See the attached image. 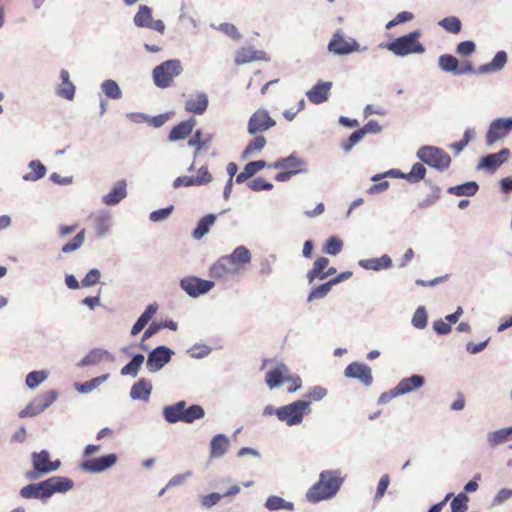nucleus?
<instances>
[{"label": "nucleus", "instance_id": "nucleus-24", "mask_svg": "<svg viewBox=\"0 0 512 512\" xmlns=\"http://www.w3.org/2000/svg\"><path fill=\"white\" fill-rule=\"evenodd\" d=\"M265 53L262 51H256L252 46L240 47L234 56V61L237 65L250 63L257 60H262Z\"/></svg>", "mask_w": 512, "mask_h": 512}, {"label": "nucleus", "instance_id": "nucleus-17", "mask_svg": "<svg viewBox=\"0 0 512 512\" xmlns=\"http://www.w3.org/2000/svg\"><path fill=\"white\" fill-rule=\"evenodd\" d=\"M44 482L49 498L55 493H66L74 487L73 480L64 476H52L44 480Z\"/></svg>", "mask_w": 512, "mask_h": 512}, {"label": "nucleus", "instance_id": "nucleus-63", "mask_svg": "<svg viewBox=\"0 0 512 512\" xmlns=\"http://www.w3.org/2000/svg\"><path fill=\"white\" fill-rule=\"evenodd\" d=\"M364 131L361 129L354 131L348 140L343 143L342 148L345 151H349L355 144H357L360 140L364 138Z\"/></svg>", "mask_w": 512, "mask_h": 512}, {"label": "nucleus", "instance_id": "nucleus-19", "mask_svg": "<svg viewBox=\"0 0 512 512\" xmlns=\"http://www.w3.org/2000/svg\"><path fill=\"white\" fill-rule=\"evenodd\" d=\"M19 495L24 499H39L43 503L49 499L44 480L22 487L19 491Z\"/></svg>", "mask_w": 512, "mask_h": 512}, {"label": "nucleus", "instance_id": "nucleus-22", "mask_svg": "<svg viewBox=\"0 0 512 512\" xmlns=\"http://www.w3.org/2000/svg\"><path fill=\"white\" fill-rule=\"evenodd\" d=\"M510 155V151L507 148H503L498 153L489 154L481 159L480 168L494 171L507 161Z\"/></svg>", "mask_w": 512, "mask_h": 512}, {"label": "nucleus", "instance_id": "nucleus-5", "mask_svg": "<svg viewBox=\"0 0 512 512\" xmlns=\"http://www.w3.org/2000/svg\"><path fill=\"white\" fill-rule=\"evenodd\" d=\"M182 72L179 60H167L153 69L154 83L159 88H167L173 84L174 78Z\"/></svg>", "mask_w": 512, "mask_h": 512}, {"label": "nucleus", "instance_id": "nucleus-26", "mask_svg": "<svg viewBox=\"0 0 512 512\" xmlns=\"http://www.w3.org/2000/svg\"><path fill=\"white\" fill-rule=\"evenodd\" d=\"M152 384L145 378L134 383L130 390V397L133 400L148 401L152 392Z\"/></svg>", "mask_w": 512, "mask_h": 512}, {"label": "nucleus", "instance_id": "nucleus-39", "mask_svg": "<svg viewBox=\"0 0 512 512\" xmlns=\"http://www.w3.org/2000/svg\"><path fill=\"white\" fill-rule=\"evenodd\" d=\"M329 265V259L326 257H319L315 260L313 264V268L308 272L307 278L310 283H312L315 279L321 280V275L325 273V269Z\"/></svg>", "mask_w": 512, "mask_h": 512}, {"label": "nucleus", "instance_id": "nucleus-7", "mask_svg": "<svg viewBox=\"0 0 512 512\" xmlns=\"http://www.w3.org/2000/svg\"><path fill=\"white\" fill-rule=\"evenodd\" d=\"M58 391L50 390L36 396L23 410L19 412L20 418L34 417L48 409L57 399Z\"/></svg>", "mask_w": 512, "mask_h": 512}, {"label": "nucleus", "instance_id": "nucleus-16", "mask_svg": "<svg viewBox=\"0 0 512 512\" xmlns=\"http://www.w3.org/2000/svg\"><path fill=\"white\" fill-rule=\"evenodd\" d=\"M290 380V370L283 363L277 364L266 374V383L270 389L279 388L284 382Z\"/></svg>", "mask_w": 512, "mask_h": 512}, {"label": "nucleus", "instance_id": "nucleus-56", "mask_svg": "<svg viewBox=\"0 0 512 512\" xmlns=\"http://www.w3.org/2000/svg\"><path fill=\"white\" fill-rule=\"evenodd\" d=\"M211 347L205 344H195L190 350V355L195 359H203L207 357L211 352Z\"/></svg>", "mask_w": 512, "mask_h": 512}, {"label": "nucleus", "instance_id": "nucleus-34", "mask_svg": "<svg viewBox=\"0 0 512 512\" xmlns=\"http://www.w3.org/2000/svg\"><path fill=\"white\" fill-rule=\"evenodd\" d=\"M507 62V54L505 51L496 53L490 63L484 64L479 68V73H490L500 71Z\"/></svg>", "mask_w": 512, "mask_h": 512}, {"label": "nucleus", "instance_id": "nucleus-29", "mask_svg": "<svg viewBox=\"0 0 512 512\" xmlns=\"http://www.w3.org/2000/svg\"><path fill=\"white\" fill-rule=\"evenodd\" d=\"M213 139L212 134H203L201 130H196L193 136L188 140V145L195 148L194 158H197L202 149L208 148Z\"/></svg>", "mask_w": 512, "mask_h": 512}, {"label": "nucleus", "instance_id": "nucleus-44", "mask_svg": "<svg viewBox=\"0 0 512 512\" xmlns=\"http://www.w3.org/2000/svg\"><path fill=\"white\" fill-rule=\"evenodd\" d=\"M152 20V10L148 6H140L134 16L135 25L138 27H148Z\"/></svg>", "mask_w": 512, "mask_h": 512}, {"label": "nucleus", "instance_id": "nucleus-32", "mask_svg": "<svg viewBox=\"0 0 512 512\" xmlns=\"http://www.w3.org/2000/svg\"><path fill=\"white\" fill-rule=\"evenodd\" d=\"M512 436V426L500 428L495 431L488 432L487 442L491 447H496L506 442Z\"/></svg>", "mask_w": 512, "mask_h": 512}, {"label": "nucleus", "instance_id": "nucleus-3", "mask_svg": "<svg viewBox=\"0 0 512 512\" xmlns=\"http://www.w3.org/2000/svg\"><path fill=\"white\" fill-rule=\"evenodd\" d=\"M421 32L415 30L407 35L396 38L387 43L386 48L397 56H406L408 54H420L425 51L424 46L419 42Z\"/></svg>", "mask_w": 512, "mask_h": 512}, {"label": "nucleus", "instance_id": "nucleus-1", "mask_svg": "<svg viewBox=\"0 0 512 512\" xmlns=\"http://www.w3.org/2000/svg\"><path fill=\"white\" fill-rule=\"evenodd\" d=\"M250 261V251L244 246H239L230 255L219 258L210 267L209 275L215 279H224L239 273Z\"/></svg>", "mask_w": 512, "mask_h": 512}, {"label": "nucleus", "instance_id": "nucleus-18", "mask_svg": "<svg viewBox=\"0 0 512 512\" xmlns=\"http://www.w3.org/2000/svg\"><path fill=\"white\" fill-rule=\"evenodd\" d=\"M331 88L332 82L319 81L306 92V96L311 103L318 105L328 100Z\"/></svg>", "mask_w": 512, "mask_h": 512}, {"label": "nucleus", "instance_id": "nucleus-41", "mask_svg": "<svg viewBox=\"0 0 512 512\" xmlns=\"http://www.w3.org/2000/svg\"><path fill=\"white\" fill-rule=\"evenodd\" d=\"M50 463V454L47 450H41L40 452L32 453V464L35 470L40 473H45Z\"/></svg>", "mask_w": 512, "mask_h": 512}, {"label": "nucleus", "instance_id": "nucleus-37", "mask_svg": "<svg viewBox=\"0 0 512 512\" xmlns=\"http://www.w3.org/2000/svg\"><path fill=\"white\" fill-rule=\"evenodd\" d=\"M215 221L216 216L214 214H208L202 217L193 231V237L195 239H201L209 232L210 227L215 223Z\"/></svg>", "mask_w": 512, "mask_h": 512}, {"label": "nucleus", "instance_id": "nucleus-40", "mask_svg": "<svg viewBox=\"0 0 512 512\" xmlns=\"http://www.w3.org/2000/svg\"><path fill=\"white\" fill-rule=\"evenodd\" d=\"M478 188V184L475 181H470L461 185L450 187L448 192L456 196H473L477 193Z\"/></svg>", "mask_w": 512, "mask_h": 512}, {"label": "nucleus", "instance_id": "nucleus-35", "mask_svg": "<svg viewBox=\"0 0 512 512\" xmlns=\"http://www.w3.org/2000/svg\"><path fill=\"white\" fill-rule=\"evenodd\" d=\"M126 197V183L124 181L118 183L108 194L103 198L106 205H115Z\"/></svg>", "mask_w": 512, "mask_h": 512}, {"label": "nucleus", "instance_id": "nucleus-11", "mask_svg": "<svg viewBox=\"0 0 512 512\" xmlns=\"http://www.w3.org/2000/svg\"><path fill=\"white\" fill-rule=\"evenodd\" d=\"M276 125V121L265 109L256 110L249 118L247 131L251 135L269 130Z\"/></svg>", "mask_w": 512, "mask_h": 512}, {"label": "nucleus", "instance_id": "nucleus-52", "mask_svg": "<svg viewBox=\"0 0 512 512\" xmlns=\"http://www.w3.org/2000/svg\"><path fill=\"white\" fill-rule=\"evenodd\" d=\"M439 25L446 31L457 34L461 31V21L454 16L446 17L439 22Z\"/></svg>", "mask_w": 512, "mask_h": 512}, {"label": "nucleus", "instance_id": "nucleus-33", "mask_svg": "<svg viewBox=\"0 0 512 512\" xmlns=\"http://www.w3.org/2000/svg\"><path fill=\"white\" fill-rule=\"evenodd\" d=\"M61 84L58 88V94L68 100H72L75 94V86L70 81L69 72L62 69L60 72Z\"/></svg>", "mask_w": 512, "mask_h": 512}, {"label": "nucleus", "instance_id": "nucleus-47", "mask_svg": "<svg viewBox=\"0 0 512 512\" xmlns=\"http://www.w3.org/2000/svg\"><path fill=\"white\" fill-rule=\"evenodd\" d=\"M103 93L111 99H119L121 97V90L114 80H105L101 85Z\"/></svg>", "mask_w": 512, "mask_h": 512}, {"label": "nucleus", "instance_id": "nucleus-38", "mask_svg": "<svg viewBox=\"0 0 512 512\" xmlns=\"http://www.w3.org/2000/svg\"><path fill=\"white\" fill-rule=\"evenodd\" d=\"M108 377L109 374H103L84 383H76L75 389L78 393L81 394L89 393L96 389L98 386H100L102 383H104L108 379Z\"/></svg>", "mask_w": 512, "mask_h": 512}, {"label": "nucleus", "instance_id": "nucleus-60", "mask_svg": "<svg viewBox=\"0 0 512 512\" xmlns=\"http://www.w3.org/2000/svg\"><path fill=\"white\" fill-rule=\"evenodd\" d=\"M100 271L98 269H91L86 276L82 279L81 285L83 287H90L99 282L100 279Z\"/></svg>", "mask_w": 512, "mask_h": 512}, {"label": "nucleus", "instance_id": "nucleus-31", "mask_svg": "<svg viewBox=\"0 0 512 512\" xmlns=\"http://www.w3.org/2000/svg\"><path fill=\"white\" fill-rule=\"evenodd\" d=\"M144 361L145 357L143 354H133L131 360L121 369L120 374L122 376L136 377Z\"/></svg>", "mask_w": 512, "mask_h": 512}, {"label": "nucleus", "instance_id": "nucleus-49", "mask_svg": "<svg viewBox=\"0 0 512 512\" xmlns=\"http://www.w3.org/2000/svg\"><path fill=\"white\" fill-rule=\"evenodd\" d=\"M469 497L465 493H459L451 501V512H466L468 509Z\"/></svg>", "mask_w": 512, "mask_h": 512}, {"label": "nucleus", "instance_id": "nucleus-14", "mask_svg": "<svg viewBox=\"0 0 512 512\" xmlns=\"http://www.w3.org/2000/svg\"><path fill=\"white\" fill-rule=\"evenodd\" d=\"M344 375L346 378L360 381L366 387L371 386L373 382L371 368L368 365L360 362L350 363L345 368Z\"/></svg>", "mask_w": 512, "mask_h": 512}, {"label": "nucleus", "instance_id": "nucleus-9", "mask_svg": "<svg viewBox=\"0 0 512 512\" xmlns=\"http://www.w3.org/2000/svg\"><path fill=\"white\" fill-rule=\"evenodd\" d=\"M174 352L167 346L160 345L149 352L146 360V368L150 373L161 370L171 360Z\"/></svg>", "mask_w": 512, "mask_h": 512}, {"label": "nucleus", "instance_id": "nucleus-51", "mask_svg": "<svg viewBox=\"0 0 512 512\" xmlns=\"http://www.w3.org/2000/svg\"><path fill=\"white\" fill-rule=\"evenodd\" d=\"M426 174V168L421 163H415L410 172L406 175H403L409 182H419L424 179Z\"/></svg>", "mask_w": 512, "mask_h": 512}, {"label": "nucleus", "instance_id": "nucleus-23", "mask_svg": "<svg viewBox=\"0 0 512 512\" xmlns=\"http://www.w3.org/2000/svg\"><path fill=\"white\" fill-rule=\"evenodd\" d=\"M208 107V97L205 93L191 95L185 102V110L196 115L203 114Z\"/></svg>", "mask_w": 512, "mask_h": 512}, {"label": "nucleus", "instance_id": "nucleus-46", "mask_svg": "<svg viewBox=\"0 0 512 512\" xmlns=\"http://www.w3.org/2000/svg\"><path fill=\"white\" fill-rule=\"evenodd\" d=\"M458 65V60L452 55L445 54L439 57V66L445 72H454L456 74Z\"/></svg>", "mask_w": 512, "mask_h": 512}, {"label": "nucleus", "instance_id": "nucleus-25", "mask_svg": "<svg viewBox=\"0 0 512 512\" xmlns=\"http://www.w3.org/2000/svg\"><path fill=\"white\" fill-rule=\"evenodd\" d=\"M186 401L181 400L172 405H167L163 407V417L166 422L170 424L177 423L179 421L183 422V414L185 412Z\"/></svg>", "mask_w": 512, "mask_h": 512}, {"label": "nucleus", "instance_id": "nucleus-12", "mask_svg": "<svg viewBox=\"0 0 512 512\" xmlns=\"http://www.w3.org/2000/svg\"><path fill=\"white\" fill-rule=\"evenodd\" d=\"M117 460L118 457L116 454H106L97 458H91L83 461L80 464V468L84 472L88 473H101L113 467Z\"/></svg>", "mask_w": 512, "mask_h": 512}, {"label": "nucleus", "instance_id": "nucleus-10", "mask_svg": "<svg viewBox=\"0 0 512 512\" xmlns=\"http://www.w3.org/2000/svg\"><path fill=\"white\" fill-rule=\"evenodd\" d=\"M214 285L213 281L196 276H188L180 280V287L193 298L208 293Z\"/></svg>", "mask_w": 512, "mask_h": 512}, {"label": "nucleus", "instance_id": "nucleus-58", "mask_svg": "<svg viewBox=\"0 0 512 512\" xmlns=\"http://www.w3.org/2000/svg\"><path fill=\"white\" fill-rule=\"evenodd\" d=\"M248 187L254 191L271 190L273 184L262 177H258L250 181Z\"/></svg>", "mask_w": 512, "mask_h": 512}, {"label": "nucleus", "instance_id": "nucleus-53", "mask_svg": "<svg viewBox=\"0 0 512 512\" xmlns=\"http://www.w3.org/2000/svg\"><path fill=\"white\" fill-rule=\"evenodd\" d=\"M84 240H85V230L83 229L72 240H70L68 243H66L62 247L61 250L63 253L73 252V251L79 249L83 245Z\"/></svg>", "mask_w": 512, "mask_h": 512}, {"label": "nucleus", "instance_id": "nucleus-61", "mask_svg": "<svg viewBox=\"0 0 512 512\" xmlns=\"http://www.w3.org/2000/svg\"><path fill=\"white\" fill-rule=\"evenodd\" d=\"M196 186L204 185L212 181V175L206 166H202L198 170L197 176L193 177Z\"/></svg>", "mask_w": 512, "mask_h": 512}, {"label": "nucleus", "instance_id": "nucleus-45", "mask_svg": "<svg viewBox=\"0 0 512 512\" xmlns=\"http://www.w3.org/2000/svg\"><path fill=\"white\" fill-rule=\"evenodd\" d=\"M31 172L24 176L25 180L37 181L43 178L46 174V167L38 160H33L29 163Z\"/></svg>", "mask_w": 512, "mask_h": 512}, {"label": "nucleus", "instance_id": "nucleus-48", "mask_svg": "<svg viewBox=\"0 0 512 512\" xmlns=\"http://www.w3.org/2000/svg\"><path fill=\"white\" fill-rule=\"evenodd\" d=\"M266 145V138L262 135L255 136L246 146L243 155L248 156L261 151Z\"/></svg>", "mask_w": 512, "mask_h": 512}, {"label": "nucleus", "instance_id": "nucleus-64", "mask_svg": "<svg viewBox=\"0 0 512 512\" xmlns=\"http://www.w3.org/2000/svg\"><path fill=\"white\" fill-rule=\"evenodd\" d=\"M268 165L269 164H267L263 160L253 161V162L247 163L245 165V167H244V170L249 175V177H252L253 175H255L261 169H263L265 167H268Z\"/></svg>", "mask_w": 512, "mask_h": 512}, {"label": "nucleus", "instance_id": "nucleus-30", "mask_svg": "<svg viewBox=\"0 0 512 512\" xmlns=\"http://www.w3.org/2000/svg\"><path fill=\"white\" fill-rule=\"evenodd\" d=\"M359 265L367 270H381L392 266V260L388 255H382L379 258L363 259L359 261Z\"/></svg>", "mask_w": 512, "mask_h": 512}, {"label": "nucleus", "instance_id": "nucleus-59", "mask_svg": "<svg viewBox=\"0 0 512 512\" xmlns=\"http://www.w3.org/2000/svg\"><path fill=\"white\" fill-rule=\"evenodd\" d=\"M218 29L230 38H232L233 40L238 41L241 39L240 32L238 31L236 26L231 23H222L219 25Z\"/></svg>", "mask_w": 512, "mask_h": 512}, {"label": "nucleus", "instance_id": "nucleus-4", "mask_svg": "<svg viewBox=\"0 0 512 512\" xmlns=\"http://www.w3.org/2000/svg\"><path fill=\"white\" fill-rule=\"evenodd\" d=\"M268 167L282 170L275 175L278 182H286L293 175L307 172L306 163L293 154L269 164Z\"/></svg>", "mask_w": 512, "mask_h": 512}, {"label": "nucleus", "instance_id": "nucleus-27", "mask_svg": "<svg viewBox=\"0 0 512 512\" xmlns=\"http://www.w3.org/2000/svg\"><path fill=\"white\" fill-rule=\"evenodd\" d=\"M229 447V439L225 434H217L210 441V458H222Z\"/></svg>", "mask_w": 512, "mask_h": 512}, {"label": "nucleus", "instance_id": "nucleus-42", "mask_svg": "<svg viewBox=\"0 0 512 512\" xmlns=\"http://www.w3.org/2000/svg\"><path fill=\"white\" fill-rule=\"evenodd\" d=\"M48 378V373L44 370H35L31 371L26 375L25 383L26 386L31 389L35 390L41 383L46 381Z\"/></svg>", "mask_w": 512, "mask_h": 512}, {"label": "nucleus", "instance_id": "nucleus-20", "mask_svg": "<svg viewBox=\"0 0 512 512\" xmlns=\"http://www.w3.org/2000/svg\"><path fill=\"white\" fill-rule=\"evenodd\" d=\"M196 125V120L194 118H190L185 121H181L179 124L174 126L168 136V140L170 142H175L179 140H184L187 138L193 131Z\"/></svg>", "mask_w": 512, "mask_h": 512}, {"label": "nucleus", "instance_id": "nucleus-28", "mask_svg": "<svg viewBox=\"0 0 512 512\" xmlns=\"http://www.w3.org/2000/svg\"><path fill=\"white\" fill-rule=\"evenodd\" d=\"M111 360V354L104 349L95 348L91 350L85 357H83L78 363V367H86L90 365H97L103 360Z\"/></svg>", "mask_w": 512, "mask_h": 512}, {"label": "nucleus", "instance_id": "nucleus-15", "mask_svg": "<svg viewBox=\"0 0 512 512\" xmlns=\"http://www.w3.org/2000/svg\"><path fill=\"white\" fill-rule=\"evenodd\" d=\"M358 48L359 44L354 39H345L339 31L333 34L328 44L329 52L337 55H346L357 51Z\"/></svg>", "mask_w": 512, "mask_h": 512}, {"label": "nucleus", "instance_id": "nucleus-6", "mask_svg": "<svg viewBox=\"0 0 512 512\" xmlns=\"http://www.w3.org/2000/svg\"><path fill=\"white\" fill-rule=\"evenodd\" d=\"M310 402L297 400L288 405L276 408L275 415L280 421L285 422L288 426H294L302 423L305 410L309 407Z\"/></svg>", "mask_w": 512, "mask_h": 512}, {"label": "nucleus", "instance_id": "nucleus-43", "mask_svg": "<svg viewBox=\"0 0 512 512\" xmlns=\"http://www.w3.org/2000/svg\"><path fill=\"white\" fill-rule=\"evenodd\" d=\"M205 415V410L201 405L193 404L189 407H185V412L183 414V422L191 424L195 420L203 418Z\"/></svg>", "mask_w": 512, "mask_h": 512}, {"label": "nucleus", "instance_id": "nucleus-55", "mask_svg": "<svg viewBox=\"0 0 512 512\" xmlns=\"http://www.w3.org/2000/svg\"><path fill=\"white\" fill-rule=\"evenodd\" d=\"M389 484L390 476L388 474H383L378 481L376 493L374 495V501H379L384 497Z\"/></svg>", "mask_w": 512, "mask_h": 512}, {"label": "nucleus", "instance_id": "nucleus-62", "mask_svg": "<svg viewBox=\"0 0 512 512\" xmlns=\"http://www.w3.org/2000/svg\"><path fill=\"white\" fill-rule=\"evenodd\" d=\"M511 498H512V489L502 488L494 496L492 504L494 506H498V505H501V504L505 503L506 501L510 500Z\"/></svg>", "mask_w": 512, "mask_h": 512}, {"label": "nucleus", "instance_id": "nucleus-36", "mask_svg": "<svg viewBox=\"0 0 512 512\" xmlns=\"http://www.w3.org/2000/svg\"><path fill=\"white\" fill-rule=\"evenodd\" d=\"M264 507L270 511H277V510H293L294 504L292 502L286 501L280 496H269L265 503Z\"/></svg>", "mask_w": 512, "mask_h": 512}, {"label": "nucleus", "instance_id": "nucleus-8", "mask_svg": "<svg viewBox=\"0 0 512 512\" xmlns=\"http://www.w3.org/2000/svg\"><path fill=\"white\" fill-rule=\"evenodd\" d=\"M417 155L425 164L438 170L447 169L451 163L450 156L444 150L436 147H423Z\"/></svg>", "mask_w": 512, "mask_h": 512}, {"label": "nucleus", "instance_id": "nucleus-2", "mask_svg": "<svg viewBox=\"0 0 512 512\" xmlns=\"http://www.w3.org/2000/svg\"><path fill=\"white\" fill-rule=\"evenodd\" d=\"M342 483L343 479L338 475V471H322L318 481L306 493V499L311 503L330 499L337 494Z\"/></svg>", "mask_w": 512, "mask_h": 512}, {"label": "nucleus", "instance_id": "nucleus-13", "mask_svg": "<svg viewBox=\"0 0 512 512\" xmlns=\"http://www.w3.org/2000/svg\"><path fill=\"white\" fill-rule=\"evenodd\" d=\"M512 130V118H498L494 120L486 134V143L491 146L498 140L504 138Z\"/></svg>", "mask_w": 512, "mask_h": 512}, {"label": "nucleus", "instance_id": "nucleus-50", "mask_svg": "<svg viewBox=\"0 0 512 512\" xmlns=\"http://www.w3.org/2000/svg\"><path fill=\"white\" fill-rule=\"evenodd\" d=\"M342 248H343L342 240L336 236H332V237L328 238V240L326 241V243L323 247V251L329 255H337L338 253L341 252Z\"/></svg>", "mask_w": 512, "mask_h": 512}, {"label": "nucleus", "instance_id": "nucleus-21", "mask_svg": "<svg viewBox=\"0 0 512 512\" xmlns=\"http://www.w3.org/2000/svg\"><path fill=\"white\" fill-rule=\"evenodd\" d=\"M425 383V378L419 374H413L409 377L401 379L397 387V392L401 395H405L420 389Z\"/></svg>", "mask_w": 512, "mask_h": 512}, {"label": "nucleus", "instance_id": "nucleus-54", "mask_svg": "<svg viewBox=\"0 0 512 512\" xmlns=\"http://www.w3.org/2000/svg\"><path fill=\"white\" fill-rule=\"evenodd\" d=\"M333 287L330 280L324 284L315 287L308 296V301L324 298Z\"/></svg>", "mask_w": 512, "mask_h": 512}, {"label": "nucleus", "instance_id": "nucleus-57", "mask_svg": "<svg viewBox=\"0 0 512 512\" xmlns=\"http://www.w3.org/2000/svg\"><path fill=\"white\" fill-rule=\"evenodd\" d=\"M223 497L222 494L213 492L208 495L201 496V505L205 509H210L215 506Z\"/></svg>", "mask_w": 512, "mask_h": 512}]
</instances>
